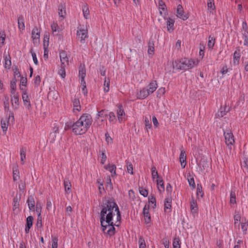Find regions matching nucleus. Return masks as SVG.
Returning <instances> with one entry per match:
<instances>
[{"mask_svg":"<svg viewBox=\"0 0 248 248\" xmlns=\"http://www.w3.org/2000/svg\"><path fill=\"white\" fill-rule=\"evenodd\" d=\"M101 206L102 210L100 213V219L102 231L106 233L105 231L108 228L106 233L111 236L115 233L114 226H119V224H116L112 221L113 217L115 215L114 212H116L117 221H120L121 219L118 206L114 200H106L103 202Z\"/></svg>","mask_w":248,"mask_h":248,"instance_id":"f257e3e1","label":"nucleus"},{"mask_svg":"<svg viewBox=\"0 0 248 248\" xmlns=\"http://www.w3.org/2000/svg\"><path fill=\"white\" fill-rule=\"evenodd\" d=\"M195 65V62L192 59L185 58L175 61L173 63V67H175L178 70H186L191 69Z\"/></svg>","mask_w":248,"mask_h":248,"instance_id":"f03ea898","label":"nucleus"},{"mask_svg":"<svg viewBox=\"0 0 248 248\" xmlns=\"http://www.w3.org/2000/svg\"><path fill=\"white\" fill-rule=\"evenodd\" d=\"M79 124L82 128L84 133L85 134L90 128L93 122L92 117L91 115L85 113L82 114L78 120Z\"/></svg>","mask_w":248,"mask_h":248,"instance_id":"7ed1b4c3","label":"nucleus"},{"mask_svg":"<svg viewBox=\"0 0 248 248\" xmlns=\"http://www.w3.org/2000/svg\"><path fill=\"white\" fill-rule=\"evenodd\" d=\"M66 126H67L68 128H72L73 132L76 135H82L84 134L82 131V128H83V127L81 126L78 120L75 123H72L71 122H67L66 124Z\"/></svg>","mask_w":248,"mask_h":248,"instance_id":"20e7f679","label":"nucleus"},{"mask_svg":"<svg viewBox=\"0 0 248 248\" xmlns=\"http://www.w3.org/2000/svg\"><path fill=\"white\" fill-rule=\"evenodd\" d=\"M77 36L78 39L80 40V42L84 43L85 39L88 37L87 29L78 27L77 31Z\"/></svg>","mask_w":248,"mask_h":248,"instance_id":"39448f33","label":"nucleus"},{"mask_svg":"<svg viewBox=\"0 0 248 248\" xmlns=\"http://www.w3.org/2000/svg\"><path fill=\"white\" fill-rule=\"evenodd\" d=\"M224 136L226 145L228 146H230V149H231V146L234 143L233 134L230 131H224Z\"/></svg>","mask_w":248,"mask_h":248,"instance_id":"423d86ee","label":"nucleus"},{"mask_svg":"<svg viewBox=\"0 0 248 248\" xmlns=\"http://www.w3.org/2000/svg\"><path fill=\"white\" fill-rule=\"evenodd\" d=\"M20 89L23 91L22 97L24 102V104L26 107L28 108H30L31 105L30 100L29 99V96L27 93V91L26 90H24L23 88L21 87V86H20Z\"/></svg>","mask_w":248,"mask_h":248,"instance_id":"0eeeda50","label":"nucleus"},{"mask_svg":"<svg viewBox=\"0 0 248 248\" xmlns=\"http://www.w3.org/2000/svg\"><path fill=\"white\" fill-rule=\"evenodd\" d=\"M183 13L184 10L181 4H179L177 8V16L184 20H186L188 18V16L187 14L184 15Z\"/></svg>","mask_w":248,"mask_h":248,"instance_id":"6e6552de","label":"nucleus"},{"mask_svg":"<svg viewBox=\"0 0 248 248\" xmlns=\"http://www.w3.org/2000/svg\"><path fill=\"white\" fill-rule=\"evenodd\" d=\"M172 199L170 195H168L165 199L164 202V211L166 212H170L171 211Z\"/></svg>","mask_w":248,"mask_h":248,"instance_id":"1a4fd4ad","label":"nucleus"},{"mask_svg":"<svg viewBox=\"0 0 248 248\" xmlns=\"http://www.w3.org/2000/svg\"><path fill=\"white\" fill-rule=\"evenodd\" d=\"M27 202L30 210L34 211L35 210V199L33 195H30L27 199Z\"/></svg>","mask_w":248,"mask_h":248,"instance_id":"9d476101","label":"nucleus"},{"mask_svg":"<svg viewBox=\"0 0 248 248\" xmlns=\"http://www.w3.org/2000/svg\"><path fill=\"white\" fill-rule=\"evenodd\" d=\"M150 94L147 89H146V88H144L137 93V96L138 99H143Z\"/></svg>","mask_w":248,"mask_h":248,"instance_id":"9b49d317","label":"nucleus"},{"mask_svg":"<svg viewBox=\"0 0 248 248\" xmlns=\"http://www.w3.org/2000/svg\"><path fill=\"white\" fill-rule=\"evenodd\" d=\"M158 87L156 80H152L146 88L150 94L153 93L157 89Z\"/></svg>","mask_w":248,"mask_h":248,"instance_id":"f8f14e48","label":"nucleus"},{"mask_svg":"<svg viewBox=\"0 0 248 248\" xmlns=\"http://www.w3.org/2000/svg\"><path fill=\"white\" fill-rule=\"evenodd\" d=\"M116 113L119 121L121 122L125 116V112L124 109L122 108V105H119L118 106V109L117 110Z\"/></svg>","mask_w":248,"mask_h":248,"instance_id":"ddd939ff","label":"nucleus"},{"mask_svg":"<svg viewBox=\"0 0 248 248\" xmlns=\"http://www.w3.org/2000/svg\"><path fill=\"white\" fill-rule=\"evenodd\" d=\"M186 152L183 150H181L180 155L179 159L182 168H184L186 167Z\"/></svg>","mask_w":248,"mask_h":248,"instance_id":"4468645a","label":"nucleus"},{"mask_svg":"<svg viewBox=\"0 0 248 248\" xmlns=\"http://www.w3.org/2000/svg\"><path fill=\"white\" fill-rule=\"evenodd\" d=\"M13 95L11 99L12 105L14 109H17L18 108L19 105L18 95L15 94Z\"/></svg>","mask_w":248,"mask_h":248,"instance_id":"2eb2a0df","label":"nucleus"},{"mask_svg":"<svg viewBox=\"0 0 248 248\" xmlns=\"http://www.w3.org/2000/svg\"><path fill=\"white\" fill-rule=\"evenodd\" d=\"M148 208L149 207L146 208V206L145 205L143 210V214L145 218V221L147 224L149 223L151 221V217L149 213Z\"/></svg>","mask_w":248,"mask_h":248,"instance_id":"dca6fc26","label":"nucleus"},{"mask_svg":"<svg viewBox=\"0 0 248 248\" xmlns=\"http://www.w3.org/2000/svg\"><path fill=\"white\" fill-rule=\"evenodd\" d=\"M155 41L150 39L148 42V53L149 55H153L155 51Z\"/></svg>","mask_w":248,"mask_h":248,"instance_id":"f3484780","label":"nucleus"},{"mask_svg":"<svg viewBox=\"0 0 248 248\" xmlns=\"http://www.w3.org/2000/svg\"><path fill=\"white\" fill-rule=\"evenodd\" d=\"M58 14L60 16L64 18L66 15L65 6L64 4L61 3L58 8Z\"/></svg>","mask_w":248,"mask_h":248,"instance_id":"a211bd4d","label":"nucleus"},{"mask_svg":"<svg viewBox=\"0 0 248 248\" xmlns=\"http://www.w3.org/2000/svg\"><path fill=\"white\" fill-rule=\"evenodd\" d=\"M64 186L65 192L67 194L71 192V184L68 178H65L64 180Z\"/></svg>","mask_w":248,"mask_h":248,"instance_id":"6ab92c4d","label":"nucleus"},{"mask_svg":"<svg viewBox=\"0 0 248 248\" xmlns=\"http://www.w3.org/2000/svg\"><path fill=\"white\" fill-rule=\"evenodd\" d=\"M40 36V31L37 27H34L31 32V37L33 40L39 39Z\"/></svg>","mask_w":248,"mask_h":248,"instance_id":"aec40b11","label":"nucleus"},{"mask_svg":"<svg viewBox=\"0 0 248 248\" xmlns=\"http://www.w3.org/2000/svg\"><path fill=\"white\" fill-rule=\"evenodd\" d=\"M105 169L107 170H108L111 173V176L113 177L116 175V167L115 165L111 164L105 166Z\"/></svg>","mask_w":248,"mask_h":248,"instance_id":"412c9836","label":"nucleus"},{"mask_svg":"<svg viewBox=\"0 0 248 248\" xmlns=\"http://www.w3.org/2000/svg\"><path fill=\"white\" fill-rule=\"evenodd\" d=\"M190 209L193 213H196L198 211L196 200H194L193 197H192V200L190 202Z\"/></svg>","mask_w":248,"mask_h":248,"instance_id":"4be33fe9","label":"nucleus"},{"mask_svg":"<svg viewBox=\"0 0 248 248\" xmlns=\"http://www.w3.org/2000/svg\"><path fill=\"white\" fill-rule=\"evenodd\" d=\"M73 104V110H76L78 111H80L81 109V106L80 105V102L78 99L75 98L72 100Z\"/></svg>","mask_w":248,"mask_h":248,"instance_id":"5701e85b","label":"nucleus"},{"mask_svg":"<svg viewBox=\"0 0 248 248\" xmlns=\"http://www.w3.org/2000/svg\"><path fill=\"white\" fill-rule=\"evenodd\" d=\"M240 50H241L240 48L239 47H237L236 48V49H235L234 53H233V59L236 60V61H237L236 63L237 64H239V60H240V56H241Z\"/></svg>","mask_w":248,"mask_h":248,"instance_id":"b1692460","label":"nucleus"},{"mask_svg":"<svg viewBox=\"0 0 248 248\" xmlns=\"http://www.w3.org/2000/svg\"><path fill=\"white\" fill-rule=\"evenodd\" d=\"M18 21V28L20 30H23L25 29V25H24V17L22 16H19L17 17Z\"/></svg>","mask_w":248,"mask_h":248,"instance_id":"393cba45","label":"nucleus"},{"mask_svg":"<svg viewBox=\"0 0 248 248\" xmlns=\"http://www.w3.org/2000/svg\"><path fill=\"white\" fill-rule=\"evenodd\" d=\"M174 23V20L170 18H168L167 19V30L169 31H173V25Z\"/></svg>","mask_w":248,"mask_h":248,"instance_id":"a878e982","label":"nucleus"},{"mask_svg":"<svg viewBox=\"0 0 248 248\" xmlns=\"http://www.w3.org/2000/svg\"><path fill=\"white\" fill-rule=\"evenodd\" d=\"M26 149L25 148L22 147L20 149V160H21V163L22 165H23L25 163L24 159H25V158H26Z\"/></svg>","mask_w":248,"mask_h":248,"instance_id":"bb28decb","label":"nucleus"},{"mask_svg":"<svg viewBox=\"0 0 248 248\" xmlns=\"http://www.w3.org/2000/svg\"><path fill=\"white\" fill-rule=\"evenodd\" d=\"M86 76V70L83 67L80 66L79 67V77L81 78V81L85 80L84 78Z\"/></svg>","mask_w":248,"mask_h":248,"instance_id":"cd10ccee","label":"nucleus"},{"mask_svg":"<svg viewBox=\"0 0 248 248\" xmlns=\"http://www.w3.org/2000/svg\"><path fill=\"white\" fill-rule=\"evenodd\" d=\"M8 123L9 121L4 120L3 119L1 120V127L4 134L6 133L7 130Z\"/></svg>","mask_w":248,"mask_h":248,"instance_id":"c85d7f7f","label":"nucleus"},{"mask_svg":"<svg viewBox=\"0 0 248 248\" xmlns=\"http://www.w3.org/2000/svg\"><path fill=\"white\" fill-rule=\"evenodd\" d=\"M20 198H18L17 196L14 197L13 199V210L15 211L17 208H18L19 206Z\"/></svg>","mask_w":248,"mask_h":248,"instance_id":"c756f323","label":"nucleus"},{"mask_svg":"<svg viewBox=\"0 0 248 248\" xmlns=\"http://www.w3.org/2000/svg\"><path fill=\"white\" fill-rule=\"evenodd\" d=\"M58 97V93L55 91H50L48 93V98L50 99L56 100Z\"/></svg>","mask_w":248,"mask_h":248,"instance_id":"7c9ffc66","label":"nucleus"},{"mask_svg":"<svg viewBox=\"0 0 248 248\" xmlns=\"http://www.w3.org/2000/svg\"><path fill=\"white\" fill-rule=\"evenodd\" d=\"M13 180L14 181L17 180L19 178V171L17 167H15L13 169Z\"/></svg>","mask_w":248,"mask_h":248,"instance_id":"2f4dec72","label":"nucleus"},{"mask_svg":"<svg viewBox=\"0 0 248 248\" xmlns=\"http://www.w3.org/2000/svg\"><path fill=\"white\" fill-rule=\"evenodd\" d=\"M229 111V109L226 110V107L224 108V110H222V108H220V110L217 112V113L216 114V118L222 117L223 116L226 115V112Z\"/></svg>","mask_w":248,"mask_h":248,"instance_id":"473e14b6","label":"nucleus"},{"mask_svg":"<svg viewBox=\"0 0 248 248\" xmlns=\"http://www.w3.org/2000/svg\"><path fill=\"white\" fill-rule=\"evenodd\" d=\"M106 188L108 191H111L113 189V185L109 176L108 177L106 180Z\"/></svg>","mask_w":248,"mask_h":248,"instance_id":"72a5a7b5","label":"nucleus"},{"mask_svg":"<svg viewBox=\"0 0 248 248\" xmlns=\"http://www.w3.org/2000/svg\"><path fill=\"white\" fill-rule=\"evenodd\" d=\"M82 11L84 17L86 19L88 18V16L89 15V10L87 4H84L82 7Z\"/></svg>","mask_w":248,"mask_h":248,"instance_id":"f704fd0d","label":"nucleus"},{"mask_svg":"<svg viewBox=\"0 0 248 248\" xmlns=\"http://www.w3.org/2000/svg\"><path fill=\"white\" fill-rule=\"evenodd\" d=\"M180 240L178 237H174L173 241V248H180Z\"/></svg>","mask_w":248,"mask_h":248,"instance_id":"c9c22d12","label":"nucleus"},{"mask_svg":"<svg viewBox=\"0 0 248 248\" xmlns=\"http://www.w3.org/2000/svg\"><path fill=\"white\" fill-rule=\"evenodd\" d=\"M151 116L149 117V119L145 117L144 118V123L145 125V127L147 129L148 128H150L152 126L151 122Z\"/></svg>","mask_w":248,"mask_h":248,"instance_id":"e433bc0d","label":"nucleus"},{"mask_svg":"<svg viewBox=\"0 0 248 248\" xmlns=\"http://www.w3.org/2000/svg\"><path fill=\"white\" fill-rule=\"evenodd\" d=\"M4 108L5 111H9V101L8 97L5 96L4 100Z\"/></svg>","mask_w":248,"mask_h":248,"instance_id":"4c0bfd02","label":"nucleus"},{"mask_svg":"<svg viewBox=\"0 0 248 248\" xmlns=\"http://www.w3.org/2000/svg\"><path fill=\"white\" fill-rule=\"evenodd\" d=\"M11 92L13 94H15V91L16 89V80H12L10 83Z\"/></svg>","mask_w":248,"mask_h":248,"instance_id":"58836bf2","label":"nucleus"},{"mask_svg":"<svg viewBox=\"0 0 248 248\" xmlns=\"http://www.w3.org/2000/svg\"><path fill=\"white\" fill-rule=\"evenodd\" d=\"M215 39L210 36L208 38L207 46L209 48H212L215 45Z\"/></svg>","mask_w":248,"mask_h":248,"instance_id":"ea45409f","label":"nucleus"},{"mask_svg":"<svg viewBox=\"0 0 248 248\" xmlns=\"http://www.w3.org/2000/svg\"><path fill=\"white\" fill-rule=\"evenodd\" d=\"M197 195L198 196H200L201 197H202L203 196V192L202 191V186L201 184H197Z\"/></svg>","mask_w":248,"mask_h":248,"instance_id":"a19ab883","label":"nucleus"},{"mask_svg":"<svg viewBox=\"0 0 248 248\" xmlns=\"http://www.w3.org/2000/svg\"><path fill=\"white\" fill-rule=\"evenodd\" d=\"M236 202V196L235 192L232 190L230 193V203L232 204L235 203Z\"/></svg>","mask_w":248,"mask_h":248,"instance_id":"79ce46f5","label":"nucleus"},{"mask_svg":"<svg viewBox=\"0 0 248 248\" xmlns=\"http://www.w3.org/2000/svg\"><path fill=\"white\" fill-rule=\"evenodd\" d=\"M82 92L84 95H86L87 93V90L86 89V84L85 80L81 81L80 82Z\"/></svg>","mask_w":248,"mask_h":248,"instance_id":"37998d69","label":"nucleus"},{"mask_svg":"<svg viewBox=\"0 0 248 248\" xmlns=\"http://www.w3.org/2000/svg\"><path fill=\"white\" fill-rule=\"evenodd\" d=\"M109 83H110V81H109V79L108 78V79H106V78H105V81H104V91L105 92H108L109 90Z\"/></svg>","mask_w":248,"mask_h":248,"instance_id":"c03bdc74","label":"nucleus"},{"mask_svg":"<svg viewBox=\"0 0 248 248\" xmlns=\"http://www.w3.org/2000/svg\"><path fill=\"white\" fill-rule=\"evenodd\" d=\"M157 184L158 186V189L159 191H161L160 187L162 188V190H163V191L164 190L165 187H164V183H163V181L162 179H161L160 180H157Z\"/></svg>","mask_w":248,"mask_h":248,"instance_id":"a18cd8bd","label":"nucleus"},{"mask_svg":"<svg viewBox=\"0 0 248 248\" xmlns=\"http://www.w3.org/2000/svg\"><path fill=\"white\" fill-rule=\"evenodd\" d=\"M243 35L244 37V46H248V31H244V32L243 33Z\"/></svg>","mask_w":248,"mask_h":248,"instance_id":"49530a36","label":"nucleus"},{"mask_svg":"<svg viewBox=\"0 0 248 248\" xmlns=\"http://www.w3.org/2000/svg\"><path fill=\"white\" fill-rule=\"evenodd\" d=\"M152 170V175L153 179H155V177L159 178V176L158 174V172L156 171V168L155 167H152L151 168Z\"/></svg>","mask_w":248,"mask_h":248,"instance_id":"de8ad7c7","label":"nucleus"},{"mask_svg":"<svg viewBox=\"0 0 248 248\" xmlns=\"http://www.w3.org/2000/svg\"><path fill=\"white\" fill-rule=\"evenodd\" d=\"M66 66H61V68L59 70L58 73L59 74L62 78H64L65 76V68Z\"/></svg>","mask_w":248,"mask_h":248,"instance_id":"09e8293b","label":"nucleus"},{"mask_svg":"<svg viewBox=\"0 0 248 248\" xmlns=\"http://www.w3.org/2000/svg\"><path fill=\"white\" fill-rule=\"evenodd\" d=\"M33 220V218L32 216H30L27 217L26 219V226L32 227V221Z\"/></svg>","mask_w":248,"mask_h":248,"instance_id":"8fccbe9b","label":"nucleus"},{"mask_svg":"<svg viewBox=\"0 0 248 248\" xmlns=\"http://www.w3.org/2000/svg\"><path fill=\"white\" fill-rule=\"evenodd\" d=\"M30 52H31V55H32V59H33V61L34 63L36 65H38V60H37V59L35 53L33 51L32 49H31Z\"/></svg>","mask_w":248,"mask_h":248,"instance_id":"3c124183","label":"nucleus"},{"mask_svg":"<svg viewBox=\"0 0 248 248\" xmlns=\"http://www.w3.org/2000/svg\"><path fill=\"white\" fill-rule=\"evenodd\" d=\"M61 62V66H66L69 64L68 58L66 57L60 60Z\"/></svg>","mask_w":248,"mask_h":248,"instance_id":"603ef678","label":"nucleus"},{"mask_svg":"<svg viewBox=\"0 0 248 248\" xmlns=\"http://www.w3.org/2000/svg\"><path fill=\"white\" fill-rule=\"evenodd\" d=\"M139 191H140V194L141 195H142L143 196L147 197L148 196V192L146 189H145L142 187H140Z\"/></svg>","mask_w":248,"mask_h":248,"instance_id":"864d4df0","label":"nucleus"},{"mask_svg":"<svg viewBox=\"0 0 248 248\" xmlns=\"http://www.w3.org/2000/svg\"><path fill=\"white\" fill-rule=\"evenodd\" d=\"M59 128L58 127L55 126L53 127V133H50V136L53 137V140H54L55 138L56 137V134L58 133Z\"/></svg>","mask_w":248,"mask_h":248,"instance_id":"5fc2aeb1","label":"nucleus"},{"mask_svg":"<svg viewBox=\"0 0 248 248\" xmlns=\"http://www.w3.org/2000/svg\"><path fill=\"white\" fill-rule=\"evenodd\" d=\"M207 6L209 9L212 10H214L215 8L214 0H208Z\"/></svg>","mask_w":248,"mask_h":248,"instance_id":"6e6d98bb","label":"nucleus"},{"mask_svg":"<svg viewBox=\"0 0 248 248\" xmlns=\"http://www.w3.org/2000/svg\"><path fill=\"white\" fill-rule=\"evenodd\" d=\"M58 239L56 237L52 238V248H58Z\"/></svg>","mask_w":248,"mask_h":248,"instance_id":"4d7b16f0","label":"nucleus"},{"mask_svg":"<svg viewBox=\"0 0 248 248\" xmlns=\"http://www.w3.org/2000/svg\"><path fill=\"white\" fill-rule=\"evenodd\" d=\"M162 242L165 248H169L170 242L167 238H163L162 240Z\"/></svg>","mask_w":248,"mask_h":248,"instance_id":"13d9d810","label":"nucleus"},{"mask_svg":"<svg viewBox=\"0 0 248 248\" xmlns=\"http://www.w3.org/2000/svg\"><path fill=\"white\" fill-rule=\"evenodd\" d=\"M109 122H114L116 121V116L114 112H110L108 114Z\"/></svg>","mask_w":248,"mask_h":248,"instance_id":"bf43d9fd","label":"nucleus"},{"mask_svg":"<svg viewBox=\"0 0 248 248\" xmlns=\"http://www.w3.org/2000/svg\"><path fill=\"white\" fill-rule=\"evenodd\" d=\"M36 226L39 228H41L42 226L41 215H37V221L36 223Z\"/></svg>","mask_w":248,"mask_h":248,"instance_id":"052dcab7","label":"nucleus"},{"mask_svg":"<svg viewBox=\"0 0 248 248\" xmlns=\"http://www.w3.org/2000/svg\"><path fill=\"white\" fill-rule=\"evenodd\" d=\"M149 202L154 204L153 206V208H155L156 207V200L154 196H151L149 198Z\"/></svg>","mask_w":248,"mask_h":248,"instance_id":"680f3d73","label":"nucleus"},{"mask_svg":"<svg viewBox=\"0 0 248 248\" xmlns=\"http://www.w3.org/2000/svg\"><path fill=\"white\" fill-rule=\"evenodd\" d=\"M40 82H41L40 77L39 75H37V76H36V77L34 79V85L36 87H38L39 85Z\"/></svg>","mask_w":248,"mask_h":248,"instance_id":"e2e57ef3","label":"nucleus"},{"mask_svg":"<svg viewBox=\"0 0 248 248\" xmlns=\"http://www.w3.org/2000/svg\"><path fill=\"white\" fill-rule=\"evenodd\" d=\"M51 27L53 34L54 33V32H56L59 29V27H58L57 24L55 23H53L51 25Z\"/></svg>","mask_w":248,"mask_h":248,"instance_id":"0e129e2a","label":"nucleus"},{"mask_svg":"<svg viewBox=\"0 0 248 248\" xmlns=\"http://www.w3.org/2000/svg\"><path fill=\"white\" fill-rule=\"evenodd\" d=\"M188 182L190 186H191L193 189L195 188V184L194 182V179L193 177L190 178H188Z\"/></svg>","mask_w":248,"mask_h":248,"instance_id":"69168bd1","label":"nucleus"},{"mask_svg":"<svg viewBox=\"0 0 248 248\" xmlns=\"http://www.w3.org/2000/svg\"><path fill=\"white\" fill-rule=\"evenodd\" d=\"M127 172L131 174H133V165L131 163L127 164Z\"/></svg>","mask_w":248,"mask_h":248,"instance_id":"338daca9","label":"nucleus"},{"mask_svg":"<svg viewBox=\"0 0 248 248\" xmlns=\"http://www.w3.org/2000/svg\"><path fill=\"white\" fill-rule=\"evenodd\" d=\"M139 244H140V248H145L146 245L144 242V240L140 238L139 239Z\"/></svg>","mask_w":248,"mask_h":248,"instance_id":"774afa93","label":"nucleus"}]
</instances>
